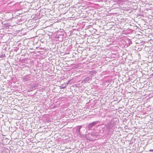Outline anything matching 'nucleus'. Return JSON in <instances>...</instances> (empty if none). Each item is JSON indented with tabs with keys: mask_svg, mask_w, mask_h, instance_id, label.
Returning a JSON list of instances; mask_svg holds the SVG:
<instances>
[{
	"mask_svg": "<svg viewBox=\"0 0 153 153\" xmlns=\"http://www.w3.org/2000/svg\"><path fill=\"white\" fill-rule=\"evenodd\" d=\"M30 78L29 77V76H25L23 78V80L24 82H26L30 80L29 78Z\"/></svg>",
	"mask_w": 153,
	"mask_h": 153,
	"instance_id": "obj_3",
	"label": "nucleus"
},
{
	"mask_svg": "<svg viewBox=\"0 0 153 153\" xmlns=\"http://www.w3.org/2000/svg\"><path fill=\"white\" fill-rule=\"evenodd\" d=\"M99 122L98 121H94L91 123L89 124L88 127V129L89 130H91V128L95 125H96Z\"/></svg>",
	"mask_w": 153,
	"mask_h": 153,
	"instance_id": "obj_1",
	"label": "nucleus"
},
{
	"mask_svg": "<svg viewBox=\"0 0 153 153\" xmlns=\"http://www.w3.org/2000/svg\"><path fill=\"white\" fill-rule=\"evenodd\" d=\"M91 135L92 137H97L99 135V131H93L91 132Z\"/></svg>",
	"mask_w": 153,
	"mask_h": 153,
	"instance_id": "obj_2",
	"label": "nucleus"
},
{
	"mask_svg": "<svg viewBox=\"0 0 153 153\" xmlns=\"http://www.w3.org/2000/svg\"><path fill=\"white\" fill-rule=\"evenodd\" d=\"M150 152H153V149H150L149 150Z\"/></svg>",
	"mask_w": 153,
	"mask_h": 153,
	"instance_id": "obj_8",
	"label": "nucleus"
},
{
	"mask_svg": "<svg viewBox=\"0 0 153 153\" xmlns=\"http://www.w3.org/2000/svg\"><path fill=\"white\" fill-rule=\"evenodd\" d=\"M82 126H79L76 129L77 132L80 134H81L80 129L82 128Z\"/></svg>",
	"mask_w": 153,
	"mask_h": 153,
	"instance_id": "obj_6",
	"label": "nucleus"
},
{
	"mask_svg": "<svg viewBox=\"0 0 153 153\" xmlns=\"http://www.w3.org/2000/svg\"><path fill=\"white\" fill-rule=\"evenodd\" d=\"M91 80V77H87L86 78H85L84 80V82L85 83L86 82H88V81L89 80Z\"/></svg>",
	"mask_w": 153,
	"mask_h": 153,
	"instance_id": "obj_4",
	"label": "nucleus"
},
{
	"mask_svg": "<svg viewBox=\"0 0 153 153\" xmlns=\"http://www.w3.org/2000/svg\"><path fill=\"white\" fill-rule=\"evenodd\" d=\"M37 87V84H35L34 85H32L31 86L30 88L32 89H34L36 88Z\"/></svg>",
	"mask_w": 153,
	"mask_h": 153,
	"instance_id": "obj_5",
	"label": "nucleus"
},
{
	"mask_svg": "<svg viewBox=\"0 0 153 153\" xmlns=\"http://www.w3.org/2000/svg\"><path fill=\"white\" fill-rule=\"evenodd\" d=\"M66 88V86H65L64 87H60V89H64V88Z\"/></svg>",
	"mask_w": 153,
	"mask_h": 153,
	"instance_id": "obj_7",
	"label": "nucleus"
}]
</instances>
